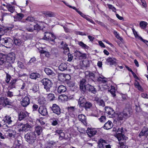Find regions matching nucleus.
I'll return each mask as SVG.
<instances>
[{
	"mask_svg": "<svg viewBox=\"0 0 148 148\" xmlns=\"http://www.w3.org/2000/svg\"><path fill=\"white\" fill-rule=\"evenodd\" d=\"M28 115V113L26 112H20L18 114L19 120L20 121L22 120L25 118Z\"/></svg>",
	"mask_w": 148,
	"mask_h": 148,
	"instance_id": "cd10ccee",
	"label": "nucleus"
},
{
	"mask_svg": "<svg viewBox=\"0 0 148 148\" xmlns=\"http://www.w3.org/2000/svg\"><path fill=\"white\" fill-rule=\"evenodd\" d=\"M39 113L43 116H46L48 114V112L47 108L44 106H41L38 109Z\"/></svg>",
	"mask_w": 148,
	"mask_h": 148,
	"instance_id": "4468645a",
	"label": "nucleus"
},
{
	"mask_svg": "<svg viewBox=\"0 0 148 148\" xmlns=\"http://www.w3.org/2000/svg\"><path fill=\"white\" fill-rule=\"evenodd\" d=\"M86 102L84 97L83 96L80 97L78 101V103L79 107H83Z\"/></svg>",
	"mask_w": 148,
	"mask_h": 148,
	"instance_id": "4be33fe9",
	"label": "nucleus"
},
{
	"mask_svg": "<svg viewBox=\"0 0 148 148\" xmlns=\"http://www.w3.org/2000/svg\"><path fill=\"white\" fill-rule=\"evenodd\" d=\"M86 85V80L84 79H82L80 80L79 84V88L80 90L85 92L87 89V87Z\"/></svg>",
	"mask_w": 148,
	"mask_h": 148,
	"instance_id": "9b49d317",
	"label": "nucleus"
},
{
	"mask_svg": "<svg viewBox=\"0 0 148 148\" xmlns=\"http://www.w3.org/2000/svg\"><path fill=\"white\" fill-rule=\"evenodd\" d=\"M26 140L30 144H33L36 140V135L33 132H29L25 136Z\"/></svg>",
	"mask_w": 148,
	"mask_h": 148,
	"instance_id": "7ed1b4c3",
	"label": "nucleus"
},
{
	"mask_svg": "<svg viewBox=\"0 0 148 148\" xmlns=\"http://www.w3.org/2000/svg\"><path fill=\"white\" fill-rule=\"evenodd\" d=\"M98 144L99 148H104L106 144H108V143L107 141L100 139L98 141Z\"/></svg>",
	"mask_w": 148,
	"mask_h": 148,
	"instance_id": "f3484780",
	"label": "nucleus"
},
{
	"mask_svg": "<svg viewBox=\"0 0 148 148\" xmlns=\"http://www.w3.org/2000/svg\"><path fill=\"white\" fill-rule=\"evenodd\" d=\"M67 84L69 87H72L75 85V83L73 81H67Z\"/></svg>",
	"mask_w": 148,
	"mask_h": 148,
	"instance_id": "3c124183",
	"label": "nucleus"
},
{
	"mask_svg": "<svg viewBox=\"0 0 148 148\" xmlns=\"http://www.w3.org/2000/svg\"><path fill=\"white\" fill-rule=\"evenodd\" d=\"M132 113L131 110L125 109L123 112H120L118 114V120L119 121L124 120L129 118Z\"/></svg>",
	"mask_w": 148,
	"mask_h": 148,
	"instance_id": "f257e3e1",
	"label": "nucleus"
},
{
	"mask_svg": "<svg viewBox=\"0 0 148 148\" xmlns=\"http://www.w3.org/2000/svg\"><path fill=\"white\" fill-rule=\"evenodd\" d=\"M86 132L89 137H91L96 134L97 131L95 129L88 128Z\"/></svg>",
	"mask_w": 148,
	"mask_h": 148,
	"instance_id": "a211bd4d",
	"label": "nucleus"
},
{
	"mask_svg": "<svg viewBox=\"0 0 148 148\" xmlns=\"http://www.w3.org/2000/svg\"><path fill=\"white\" fill-rule=\"evenodd\" d=\"M6 73V77L5 78V81L7 83H8L9 82L10 80L11 79V77L8 73Z\"/></svg>",
	"mask_w": 148,
	"mask_h": 148,
	"instance_id": "864d4df0",
	"label": "nucleus"
},
{
	"mask_svg": "<svg viewBox=\"0 0 148 148\" xmlns=\"http://www.w3.org/2000/svg\"><path fill=\"white\" fill-rule=\"evenodd\" d=\"M35 132L38 135H40L42 132V128L40 126H38L35 127Z\"/></svg>",
	"mask_w": 148,
	"mask_h": 148,
	"instance_id": "2f4dec72",
	"label": "nucleus"
},
{
	"mask_svg": "<svg viewBox=\"0 0 148 148\" xmlns=\"http://www.w3.org/2000/svg\"><path fill=\"white\" fill-rule=\"evenodd\" d=\"M18 66L21 69H24L25 66L23 63L21 61H18L17 62Z\"/></svg>",
	"mask_w": 148,
	"mask_h": 148,
	"instance_id": "5fc2aeb1",
	"label": "nucleus"
},
{
	"mask_svg": "<svg viewBox=\"0 0 148 148\" xmlns=\"http://www.w3.org/2000/svg\"><path fill=\"white\" fill-rule=\"evenodd\" d=\"M86 86L87 87L86 90H88V91H90L94 94L96 93L97 90L93 86L89 84H86Z\"/></svg>",
	"mask_w": 148,
	"mask_h": 148,
	"instance_id": "b1692460",
	"label": "nucleus"
},
{
	"mask_svg": "<svg viewBox=\"0 0 148 148\" xmlns=\"http://www.w3.org/2000/svg\"><path fill=\"white\" fill-rule=\"evenodd\" d=\"M148 134V128L144 127L139 134V136L141 137L143 136H147Z\"/></svg>",
	"mask_w": 148,
	"mask_h": 148,
	"instance_id": "aec40b11",
	"label": "nucleus"
},
{
	"mask_svg": "<svg viewBox=\"0 0 148 148\" xmlns=\"http://www.w3.org/2000/svg\"><path fill=\"white\" fill-rule=\"evenodd\" d=\"M14 43L17 45H20L22 43V40L19 38H14Z\"/></svg>",
	"mask_w": 148,
	"mask_h": 148,
	"instance_id": "a19ab883",
	"label": "nucleus"
},
{
	"mask_svg": "<svg viewBox=\"0 0 148 148\" xmlns=\"http://www.w3.org/2000/svg\"><path fill=\"white\" fill-rule=\"evenodd\" d=\"M114 34L117 38L120 40H121L122 39V38L119 36V35L116 31H114Z\"/></svg>",
	"mask_w": 148,
	"mask_h": 148,
	"instance_id": "0e129e2a",
	"label": "nucleus"
},
{
	"mask_svg": "<svg viewBox=\"0 0 148 148\" xmlns=\"http://www.w3.org/2000/svg\"><path fill=\"white\" fill-rule=\"evenodd\" d=\"M51 110L53 113L57 114L60 115L61 112L59 106L56 104H53L51 107Z\"/></svg>",
	"mask_w": 148,
	"mask_h": 148,
	"instance_id": "1a4fd4ad",
	"label": "nucleus"
},
{
	"mask_svg": "<svg viewBox=\"0 0 148 148\" xmlns=\"http://www.w3.org/2000/svg\"><path fill=\"white\" fill-rule=\"evenodd\" d=\"M56 38L55 36L52 33L49 32H45L43 39L46 40L54 42Z\"/></svg>",
	"mask_w": 148,
	"mask_h": 148,
	"instance_id": "39448f33",
	"label": "nucleus"
},
{
	"mask_svg": "<svg viewBox=\"0 0 148 148\" xmlns=\"http://www.w3.org/2000/svg\"><path fill=\"white\" fill-rule=\"evenodd\" d=\"M7 95L8 97H11L13 96V93L12 92L9 91L7 92Z\"/></svg>",
	"mask_w": 148,
	"mask_h": 148,
	"instance_id": "338daca9",
	"label": "nucleus"
},
{
	"mask_svg": "<svg viewBox=\"0 0 148 148\" xmlns=\"http://www.w3.org/2000/svg\"><path fill=\"white\" fill-rule=\"evenodd\" d=\"M38 121L40 122L42 125H44L45 124V122L43 121V119H40L38 120Z\"/></svg>",
	"mask_w": 148,
	"mask_h": 148,
	"instance_id": "774afa93",
	"label": "nucleus"
},
{
	"mask_svg": "<svg viewBox=\"0 0 148 148\" xmlns=\"http://www.w3.org/2000/svg\"><path fill=\"white\" fill-rule=\"evenodd\" d=\"M58 120H53L51 124L53 125L56 126L58 124Z\"/></svg>",
	"mask_w": 148,
	"mask_h": 148,
	"instance_id": "69168bd1",
	"label": "nucleus"
},
{
	"mask_svg": "<svg viewBox=\"0 0 148 148\" xmlns=\"http://www.w3.org/2000/svg\"><path fill=\"white\" fill-rule=\"evenodd\" d=\"M24 16V15L22 13H17L14 16V18L16 21H20L23 18Z\"/></svg>",
	"mask_w": 148,
	"mask_h": 148,
	"instance_id": "c9c22d12",
	"label": "nucleus"
},
{
	"mask_svg": "<svg viewBox=\"0 0 148 148\" xmlns=\"http://www.w3.org/2000/svg\"><path fill=\"white\" fill-rule=\"evenodd\" d=\"M92 106V103L89 102H86L85 103V105L83 107H84L85 109L89 108Z\"/></svg>",
	"mask_w": 148,
	"mask_h": 148,
	"instance_id": "de8ad7c7",
	"label": "nucleus"
},
{
	"mask_svg": "<svg viewBox=\"0 0 148 148\" xmlns=\"http://www.w3.org/2000/svg\"><path fill=\"white\" fill-rule=\"evenodd\" d=\"M40 82L44 85V89L47 92H50V89L53 85L51 81L47 78H44L40 81Z\"/></svg>",
	"mask_w": 148,
	"mask_h": 148,
	"instance_id": "f03ea898",
	"label": "nucleus"
},
{
	"mask_svg": "<svg viewBox=\"0 0 148 148\" xmlns=\"http://www.w3.org/2000/svg\"><path fill=\"white\" fill-rule=\"evenodd\" d=\"M36 61V58L33 57L30 60L27 62V64L29 65H30L32 64V63H34V62Z\"/></svg>",
	"mask_w": 148,
	"mask_h": 148,
	"instance_id": "6e6d98bb",
	"label": "nucleus"
},
{
	"mask_svg": "<svg viewBox=\"0 0 148 148\" xmlns=\"http://www.w3.org/2000/svg\"><path fill=\"white\" fill-rule=\"evenodd\" d=\"M105 108L106 113L110 115V117L113 118L115 116V112L112 108L107 106Z\"/></svg>",
	"mask_w": 148,
	"mask_h": 148,
	"instance_id": "0eeeda50",
	"label": "nucleus"
},
{
	"mask_svg": "<svg viewBox=\"0 0 148 148\" xmlns=\"http://www.w3.org/2000/svg\"><path fill=\"white\" fill-rule=\"evenodd\" d=\"M20 81L22 82V80L19 79H13L12 80L9 84V85L8 88L9 89H12L13 88H15V84L16 82L18 81Z\"/></svg>",
	"mask_w": 148,
	"mask_h": 148,
	"instance_id": "dca6fc26",
	"label": "nucleus"
},
{
	"mask_svg": "<svg viewBox=\"0 0 148 148\" xmlns=\"http://www.w3.org/2000/svg\"><path fill=\"white\" fill-rule=\"evenodd\" d=\"M148 23L147 22L144 21H142L140 23V26L142 29L146 28Z\"/></svg>",
	"mask_w": 148,
	"mask_h": 148,
	"instance_id": "79ce46f5",
	"label": "nucleus"
},
{
	"mask_svg": "<svg viewBox=\"0 0 148 148\" xmlns=\"http://www.w3.org/2000/svg\"><path fill=\"white\" fill-rule=\"evenodd\" d=\"M116 60L115 58L110 57L108 58L106 60L107 62L110 65H114L116 63Z\"/></svg>",
	"mask_w": 148,
	"mask_h": 148,
	"instance_id": "c85d7f7f",
	"label": "nucleus"
},
{
	"mask_svg": "<svg viewBox=\"0 0 148 148\" xmlns=\"http://www.w3.org/2000/svg\"><path fill=\"white\" fill-rule=\"evenodd\" d=\"M6 59L8 62L14 63L15 60V54L13 53H8L6 57Z\"/></svg>",
	"mask_w": 148,
	"mask_h": 148,
	"instance_id": "6e6552de",
	"label": "nucleus"
},
{
	"mask_svg": "<svg viewBox=\"0 0 148 148\" xmlns=\"http://www.w3.org/2000/svg\"><path fill=\"white\" fill-rule=\"evenodd\" d=\"M66 88L65 86L63 85H60L58 88V93H61L66 91Z\"/></svg>",
	"mask_w": 148,
	"mask_h": 148,
	"instance_id": "c756f323",
	"label": "nucleus"
},
{
	"mask_svg": "<svg viewBox=\"0 0 148 148\" xmlns=\"http://www.w3.org/2000/svg\"><path fill=\"white\" fill-rule=\"evenodd\" d=\"M41 27L38 24H36L34 26V30H40L41 29Z\"/></svg>",
	"mask_w": 148,
	"mask_h": 148,
	"instance_id": "e2e57ef3",
	"label": "nucleus"
},
{
	"mask_svg": "<svg viewBox=\"0 0 148 148\" xmlns=\"http://www.w3.org/2000/svg\"><path fill=\"white\" fill-rule=\"evenodd\" d=\"M113 127V124L112 122L110 121H108L104 124L103 127L104 129L109 130Z\"/></svg>",
	"mask_w": 148,
	"mask_h": 148,
	"instance_id": "bb28decb",
	"label": "nucleus"
},
{
	"mask_svg": "<svg viewBox=\"0 0 148 148\" xmlns=\"http://www.w3.org/2000/svg\"><path fill=\"white\" fill-rule=\"evenodd\" d=\"M101 123L104 122L106 121V117L104 116H102L99 119Z\"/></svg>",
	"mask_w": 148,
	"mask_h": 148,
	"instance_id": "680f3d73",
	"label": "nucleus"
},
{
	"mask_svg": "<svg viewBox=\"0 0 148 148\" xmlns=\"http://www.w3.org/2000/svg\"><path fill=\"white\" fill-rule=\"evenodd\" d=\"M21 102V104L23 106L26 107L30 103V100L28 97L25 96L22 99Z\"/></svg>",
	"mask_w": 148,
	"mask_h": 148,
	"instance_id": "ddd939ff",
	"label": "nucleus"
},
{
	"mask_svg": "<svg viewBox=\"0 0 148 148\" xmlns=\"http://www.w3.org/2000/svg\"><path fill=\"white\" fill-rule=\"evenodd\" d=\"M11 102L8 98L3 97L0 98V105L2 106H5L7 105H10Z\"/></svg>",
	"mask_w": 148,
	"mask_h": 148,
	"instance_id": "f8f14e48",
	"label": "nucleus"
},
{
	"mask_svg": "<svg viewBox=\"0 0 148 148\" xmlns=\"http://www.w3.org/2000/svg\"><path fill=\"white\" fill-rule=\"evenodd\" d=\"M132 30L135 38L136 39H139L141 37L140 36H139L138 35L137 32L135 31L134 29H132Z\"/></svg>",
	"mask_w": 148,
	"mask_h": 148,
	"instance_id": "603ef678",
	"label": "nucleus"
},
{
	"mask_svg": "<svg viewBox=\"0 0 148 148\" xmlns=\"http://www.w3.org/2000/svg\"><path fill=\"white\" fill-rule=\"evenodd\" d=\"M21 142L18 140H16L13 145L12 148H21Z\"/></svg>",
	"mask_w": 148,
	"mask_h": 148,
	"instance_id": "473e14b6",
	"label": "nucleus"
},
{
	"mask_svg": "<svg viewBox=\"0 0 148 148\" xmlns=\"http://www.w3.org/2000/svg\"><path fill=\"white\" fill-rule=\"evenodd\" d=\"M5 121L8 124H10L12 122V121L11 120V117L9 116H5Z\"/></svg>",
	"mask_w": 148,
	"mask_h": 148,
	"instance_id": "49530a36",
	"label": "nucleus"
},
{
	"mask_svg": "<svg viewBox=\"0 0 148 148\" xmlns=\"http://www.w3.org/2000/svg\"><path fill=\"white\" fill-rule=\"evenodd\" d=\"M38 102L40 104H44L46 102V100L45 97H40L38 100Z\"/></svg>",
	"mask_w": 148,
	"mask_h": 148,
	"instance_id": "58836bf2",
	"label": "nucleus"
},
{
	"mask_svg": "<svg viewBox=\"0 0 148 148\" xmlns=\"http://www.w3.org/2000/svg\"><path fill=\"white\" fill-rule=\"evenodd\" d=\"M107 5L108 6L109 8L112 10V11L114 12L115 13H116V8L112 5L109 4H107Z\"/></svg>",
	"mask_w": 148,
	"mask_h": 148,
	"instance_id": "09e8293b",
	"label": "nucleus"
},
{
	"mask_svg": "<svg viewBox=\"0 0 148 148\" xmlns=\"http://www.w3.org/2000/svg\"><path fill=\"white\" fill-rule=\"evenodd\" d=\"M78 44L80 46L82 47L83 48L86 49H88L89 47L84 44L82 42H80L78 43Z\"/></svg>",
	"mask_w": 148,
	"mask_h": 148,
	"instance_id": "8fccbe9b",
	"label": "nucleus"
},
{
	"mask_svg": "<svg viewBox=\"0 0 148 148\" xmlns=\"http://www.w3.org/2000/svg\"><path fill=\"white\" fill-rule=\"evenodd\" d=\"M28 22H34L35 21V19L32 17L28 16L25 19Z\"/></svg>",
	"mask_w": 148,
	"mask_h": 148,
	"instance_id": "4d7b16f0",
	"label": "nucleus"
},
{
	"mask_svg": "<svg viewBox=\"0 0 148 148\" xmlns=\"http://www.w3.org/2000/svg\"><path fill=\"white\" fill-rule=\"evenodd\" d=\"M121 140L119 141V148H128V147L125 145L124 142H121Z\"/></svg>",
	"mask_w": 148,
	"mask_h": 148,
	"instance_id": "a18cd8bd",
	"label": "nucleus"
},
{
	"mask_svg": "<svg viewBox=\"0 0 148 148\" xmlns=\"http://www.w3.org/2000/svg\"><path fill=\"white\" fill-rule=\"evenodd\" d=\"M85 74L86 78L89 79V80L91 81L92 82H95L94 80L95 77V73L90 71H86Z\"/></svg>",
	"mask_w": 148,
	"mask_h": 148,
	"instance_id": "423d86ee",
	"label": "nucleus"
},
{
	"mask_svg": "<svg viewBox=\"0 0 148 148\" xmlns=\"http://www.w3.org/2000/svg\"><path fill=\"white\" fill-rule=\"evenodd\" d=\"M47 98L50 101H52L54 100L55 97L54 94L49 93L47 95Z\"/></svg>",
	"mask_w": 148,
	"mask_h": 148,
	"instance_id": "37998d69",
	"label": "nucleus"
},
{
	"mask_svg": "<svg viewBox=\"0 0 148 148\" xmlns=\"http://www.w3.org/2000/svg\"><path fill=\"white\" fill-rule=\"evenodd\" d=\"M30 78L33 79H36L40 77V75L38 73H34L31 74L29 75Z\"/></svg>",
	"mask_w": 148,
	"mask_h": 148,
	"instance_id": "72a5a7b5",
	"label": "nucleus"
},
{
	"mask_svg": "<svg viewBox=\"0 0 148 148\" xmlns=\"http://www.w3.org/2000/svg\"><path fill=\"white\" fill-rule=\"evenodd\" d=\"M89 61L88 60H83L82 63L84 66L85 67L88 66L89 65Z\"/></svg>",
	"mask_w": 148,
	"mask_h": 148,
	"instance_id": "bf43d9fd",
	"label": "nucleus"
},
{
	"mask_svg": "<svg viewBox=\"0 0 148 148\" xmlns=\"http://www.w3.org/2000/svg\"><path fill=\"white\" fill-rule=\"evenodd\" d=\"M67 68V64L66 63H62L59 66V70L62 71L66 70Z\"/></svg>",
	"mask_w": 148,
	"mask_h": 148,
	"instance_id": "f704fd0d",
	"label": "nucleus"
},
{
	"mask_svg": "<svg viewBox=\"0 0 148 148\" xmlns=\"http://www.w3.org/2000/svg\"><path fill=\"white\" fill-rule=\"evenodd\" d=\"M18 126L21 128L19 130L22 131H26L32 127L31 126L27 123L25 124L21 123L18 125Z\"/></svg>",
	"mask_w": 148,
	"mask_h": 148,
	"instance_id": "9d476101",
	"label": "nucleus"
},
{
	"mask_svg": "<svg viewBox=\"0 0 148 148\" xmlns=\"http://www.w3.org/2000/svg\"><path fill=\"white\" fill-rule=\"evenodd\" d=\"M95 101L99 106L104 107L105 106V103L103 100L97 97L95 98Z\"/></svg>",
	"mask_w": 148,
	"mask_h": 148,
	"instance_id": "5701e85b",
	"label": "nucleus"
},
{
	"mask_svg": "<svg viewBox=\"0 0 148 148\" xmlns=\"http://www.w3.org/2000/svg\"><path fill=\"white\" fill-rule=\"evenodd\" d=\"M61 47L64 50V52L66 53L67 52L69 51V49L68 47V45L63 41H62L61 43Z\"/></svg>",
	"mask_w": 148,
	"mask_h": 148,
	"instance_id": "a878e982",
	"label": "nucleus"
},
{
	"mask_svg": "<svg viewBox=\"0 0 148 148\" xmlns=\"http://www.w3.org/2000/svg\"><path fill=\"white\" fill-rule=\"evenodd\" d=\"M30 90H32L34 93L37 92L38 90L37 85L35 84H32V87L30 88Z\"/></svg>",
	"mask_w": 148,
	"mask_h": 148,
	"instance_id": "ea45409f",
	"label": "nucleus"
},
{
	"mask_svg": "<svg viewBox=\"0 0 148 148\" xmlns=\"http://www.w3.org/2000/svg\"><path fill=\"white\" fill-rule=\"evenodd\" d=\"M78 118L79 120L84 125L86 126L87 125L86 118L84 115L83 114L79 115L78 116Z\"/></svg>",
	"mask_w": 148,
	"mask_h": 148,
	"instance_id": "6ab92c4d",
	"label": "nucleus"
},
{
	"mask_svg": "<svg viewBox=\"0 0 148 148\" xmlns=\"http://www.w3.org/2000/svg\"><path fill=\"white\" fill-rule=\"evenodd\" d=\"M58 136H59V139L61 140L63 139L65 137V134L63 132H62L60 134L58 135Z\"/></svg>",
	"mask_w": 148,
	"mask_h": 148,
	"instance_id": "13d9d810",
	"label": "nucleus"
},
{
	"mask_svg": "<svg viewBox=\"0 0 148 148\" xmlns=\"http://www.w3.org/2000/svg\"><path fill=\"white\" fill-rule=\"evenodd\" d=\"M42 14L45 15L46 17H54L55 16V15L54 13L50 11H43Z\"/></svg>",
	"mask_w": 148,
	"mask_h": 148,
	"instance_id": "393cba45",
	"label": "nucleus"
},
{
	"mask_svg": "<svg viewBox=\"0 0 148 148\" xmlns=\"http://www.w3.org/2000/svg\"><path fill=\"white\" fill-rule=\"evenodd\" d=\"M12 40L10 38H7L5 45L8 48H10L12 45Z\"/></svg>",
	"mask_w": 148,
	"mask_h": 148,
	"instance_id": "7c9ffc66",
	"label": "nucleus"
},
{
	"mask_svg": "<svg viewBox=\"0 0 148 148\" xmlns=\"http://www.w3.org/2000/svg\"><path fill=\"white\" fill-rule=\"evenodd\" d=\"M45 71L47 75L50 77H53L56 75V73L54 71L49 68H45Z\"/></svg>",
	"mask_w": 148,
	"mask_h": 148,
	"instance_id": "412c9836",
	"label": "nucleus"
},
{
	"mask_svg": "<svg viewBox=\"0 0 148 148\" xmlns=\"http://www.w3.org/2000/svg\"><path fill=\"white\" fill-rule=\"evenodd\" d=\"M6 7L8 10L12 13H13L15 10L14 7L11 5L10 4H9L6 5Z\"/></svg>",
	"mask_w": 148,
	"mask_h": 148,
	"instance_id": "4c0bfd02",
	"label": "nucleus"
},
{
	"mask_svg": "<svg viewBox=\"0 0 148 148\" xmlns=\"http://www.w3.org/2000/svg\"><path fill=\"white\" fill-rule=\"evenodd\" d=\"M7 38H3L0 39V43L2 44V45L4 44V45H5V43L6 41Z\"/></svg>",
	"mask_w": 148,
	"mask_h": 148,
	"instance_id": "052dcab7",
	"label": "nucleus"
},
{
	"mask_svg": "<svg viewBox=\"0 0 148 148\" xmlns=\"http://www.w3.org/2000/svg\"><path fill=\"white\" fill-rule=\"evenodd\" d=\"M12 29V27H3L2 28H0V39L1 37L3 35L5 32L8 31H11Z\"/></svg>",
	"mask_w": 148,
	"mask_h": 148,
	"instance_id": "2eb2a0df",
	"label": "nucleus"
},
{
	"mask_svg": "<svg viewBox=\"0 0 148 148\" xmlns=\"http://www.w3.org/2000/svg\"><path fill=\"white\" fill-rule=\"evenodd\" d=\"M109 91L110 92L113 97H115V88L114 87L112 86L111 88L109 90Z\"/></svg>",
	"mask_w": 148,
	"mask_h": 148,
	"instance_id": "c03bdc74",
	"label": "nucleus"
},
{
	"mask_svg": "<svg viewBox=\"0 0 148 148\" xmlns=\"http://www.w3.org/2000/svg\"><path fill=\"white\" fill-rule=\"evenodd\" d=\"M134 85L135 88H137L138 90L141 91H143V88L137 80H136L135 81V82L134 83Z\"/></svg>",
	"mask_w": 148,
	"mask_h": 148,
	"instance_id": "e433bc0d",
	"label": "nucleus"
},
{
	"mask_svg": "<svg viewBox=\"0 0 148 148\" xmlns=\"http://www.w3.org/2000/svg\"><path fill=\"white\" fill-rule=\"evenodd\" d=\"M123 128L122 127L118 128L117 130L116 137L119 141L120 140L124 141L127 138V137H125L123 134Z\"/></svg>",
	"mask_w": 148,
	"mask_h": 148,
	"instance_id": "20e7f679",
	"label": "nucleus"
}]
</instances>
